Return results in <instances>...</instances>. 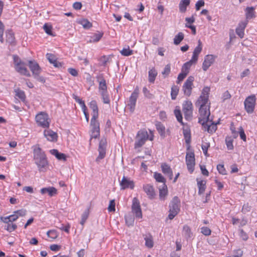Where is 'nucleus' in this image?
Returning a JSON list of instances; mask_svg holds the SVG:
<instances>
[{
  "instance_id": "nucleus-44",
  "label": "nucleus",
  "mask_w": 257,
  "mask_h": 257,
  "mask_svg": "<svg viewBox=\"0 0 257 257\" xmlns=\"http://www.w3.org/2000/svg\"><path fill=\"white\" fill-rule=\"evenodd\" d=\"M174 114L176 116V117L177 120L181 123V124L183 125L184 123L183 122V117L182 115V113L180 110L175 109L174 110Z\"/></svg>"
},
{
  "instance_id": "nucleus-6",
  "label": "nucleus",
  "mask_w": 257,
  "mask_h": 257,
  "mask_svg": "<svg viewBox=\"0 0 257 257\" xmlns=\"http://www.w3.org/2000/svg\"><path fill=\"white\" fill-rule=\"evenodd\" d=\"M98 117H92L90 120L91 138H97L100 135L99 123L97 120Z\"/></svg>"
},
{
  "instance_id": "nucleus-26",
  "label": "nucleus",
  "mask_w": 257,
  "mask_h": 257,
  "mask_svg": "<svg viewBox=\"0 0 257 257\" xmlns=\"http://www.w3.org/2000/svg\"><path fill=\"white\" fill-rule=\"evenodd\" d=\"M40 192L42 194L48 193L50 196H54L57 194V189L53 187H49L48 188H43L41 189Z\"/></svg>"
},
{
  "instance_id": "nucleus-50",
  "label": "nucleus",
  "mask_w": 257,
  "mask_h": 257,
  "mask_svg": "<svg viewBox=\"0 0 257 257\" xmlns=\"http://www.w3.org/2000/svg\"><path fill=\"white\" fill-rule=\"evenodd\" d=\"M7 41L10 43H12L14 41L15 37L12 32H9L6 33Z\"/></svg>"
},
{
  "instance_id": "nucleus-22",
  "label": "nucleus",
  "mask_w": 257,
  "mask_h": 257,
  "mask_svg": "<svg viewBox=\"0 0 257 257\" xmlns=\"http://www.w3.org/2000/svg\"><path fill=\"white\" fill-rule=\"evenodd\" d=\"M161 168L162 172L166 176H167L170 180H172L173 178V171L172 169L166 163H163L161 165Z\"/></svg>"
},
{
  "instance_id": "nucleus-40",
  "label": "nucleus",
  "mask_w": 257,
  "mask_h": 257,
  "mask_svg": "<svg viewBox=\"0 0 257 257\" xmlns=\"http://www.w3.org/2000/svg\"><path fill=\"white\" fill-rule=\"evenodd\" d=\"M184 35L182 32H179L174 38V44L175 45H178L184 39Z\"/></svg>"
},
{
  "instance_id": "nucleus-25",
  "label": "nucleus",
  "mask_w": 257,
  "mask_h": 257,
  "mask_svg": "<svg viewBox=\"0 0 257 257\" xmlns=\"http://www.w3.org/2000/svg\"><path fill=\"white\" fill-rule=\"evenodd\" d=\"M46 57L49 62L52 64L55 67L59 68L62 66V64L57 61L56 57L54 55L47 53L46 54Z\"/></svg>"
},
{
  "instance_id": "nucleus-58",
  "label": "nucleus",
  "mask_w": 257,
  "mask_h": 257,
  "mask_svg": "<svg viewBox=\"0 0 257 257\" xmlns=\"http://www.w3.org/2000/svg\"><path fill=\"white\" fill-rule=\"evenodd\" d=\"M217 169L220 174H225V168L223 164H220L217 166Z\"/></svg>"
},
{
  "instance_id": "nucleus-9",
  "label": "nucleus",
  "mask_w": 257,
  "mask_h": 257,
  "mask_svg": "<svg viewBox=\"0 0 257 257\" xmlns=\"http://www.w3.org/2000/svg\"><path fill=\"white\" fill-rule=\"evenodd\" d=\"M255 103V95L248 96L244 102L245 109L248 113L253 112Z\"/></svg>"
},
{
  "instance_id": "nucleus-11",
  "label": "nucleus",
  "mask_w": 257,
  "mask_h": 257,
  "mask_svg": "<svg viewBox=\"0 0 257 257\" xmlns=\"http://www.w3.org/2000/svg\"><path fill=\"white\" fill-rule=\"evenodd\" d=\"M194 80V77L191 76L188 77L182 87L184 94L188 96H189L191 94Z\"/></svg>"
},
{
  "instance_id": "nucleus-33",
  "label": "nucleus",
  "mask_w": 257,
  "mask_h": 257,
  "mask_svg": "<svg viewBox=\"0 0 257 257\" xmlns=\"http://www.w3.org/2000/svg\"><path fill=\"white\" fill-rule=\"evenodd\" d=\"M103 35V33L102 32H97V33L93 34L90 36L89 42L95 43L98 42L102 37Z\"/></svg>"
},
{
  "instance_id": "nucleus-12",
  "label": "nucleus",
  "mask_w": 257,
  "mask_h": 257,
  "mask_svg": "<svg viewBox=\"0 0 257 257\" xmlns=\"http://www.w3.org/2000/svg\"><path fill=\"white\" fill-rule=\"evenodd\" d=\"M132 211V212L135 215L136 218H142V212L140 205V202L139 200L136 197L134 198L133 200Z\"/></svg>"
},
{
  "instance_id": "nucleus-32",
  "label": "nucleus",
  "mask_w": 257,
  "mask_h": 257,
  "mask_svg": "<svg viewBox=\"0 0 257 257\" xmlns=\"http://www.w3.org/2000/svg\"><path fill=\"white\" fill-rule=\"evenodd\" d=\"M18 219V216L14 213L13 214L6 217H1V220L4 223L13 222Z\"/></svg>"
},
{
  "instance_id": "nucleus-54",
  "label": "nucleus",
  "mask_w": 257,
  "mask_h": 257,
  "mask_svg": "<svg viewBox=\"0 0 257 257\" xmlns=\"http://www.w3.org/2000/svg\"><path fill=\"white\" fill-rule=\"evenodd\" d=\"M125 222L128 226H132L134 223V218L131 216H125Z\"/></svg>"
},
{
  "instance_id": "nucleus-63",
  "label": "nucleus",
  "mask_w": 257,
  "mask_h": 257,
  "mask_svg": "<svg viewBox=\"0 0 257 257\" xmlns=\"http://www.w3.org/2000/svg\"><path fill=\"white\" fill-rule=\"evenodd\" d=\"M109 59V57L103 56L101 57L100 61L102 63V65L103 66H105L107 64V63L108 62Z\"/></svg>"
},
{
  "instance_id": "nucleus-27",
  "label": "nucleus",
  "mask_w": 257,
  "mask_h": 257,
  "mask_svg": "<svg viewBox=\"0 0 257 257\" xmlns=\"http://www.w3.org/2000/svg\"><path fill=\"white\" fill-rule=\"evenodd\" d=\"M89 107L92 110V117H98V109L96 102L95 100L91 101L89 103Z\"/></svg>"
},
{
  "instance_id": "nucleus-4",
  "label": "nucleus",
  "mask_w": 257,
  "mask_h": 257,
  "mask_svg": "<svg viewBox=\"0 0 257 257\" xmlns=\"http://www.w3.org/2000/svg\"><path fill=\"white\" fill-rule=\"evenodd\" d=\"M35 120L39 126L43 128L49 127L51 120L48 114L45 112H40L35 117Z\"/></svg>"
},
{
  "instance_id": "nucleus-39",
  "label": "nucleus",
  "mask_w": 257,
  "mask_h": 257,
  "mask_svg": "<svg viewBox=\"0 0 257 257\" xmlns=\"http://www.w3.org/2000/svg\"><path fill=\"white\" fill-rule=\"evenodd\" d=\"M6 224L4 226L5 229L7 230L9 232H11L15 230H16L17 228V226L16 224L13 223V222H8V223H5Z\"/></svg>"
},
{
  "instance_id": "nucleus-21",
  "label": "nucleus",
  "mask_w": 257,
  "mask_h": 257,
  "mask_svg": "<svg viewBox=\"0 0 257 257\" xmlns=\"http://www.w3.org/2000/svg\"><path fill=\"white\" fill-rule=\"evenodd\" d=\"M97 81L99 83V89L101 92L107 91V86L105 80L102 74H100L96 77Z\"/></svg>"
},
{
  "instance_id": "nucleus-51",
  "label": "nucleus",
  "mask_w": 257,
  "mask_h": 257,
  "mask_svg": "<svg viewBox=\"0 0 257 257\" xmlns=\"http://www.w3.org/2000/svg\"><path fill=\"white\" fill-rule=\"evenodd\" d=\"M145 245L149 247V248H151L153 246V240H152V237L151 236H150V237H145Z\"/></svg>"
},
{
  "instance_id": "nucleus-64",
  "label": "nucleus",
  "mask_w": 257,
  "mask_h": 257,
  "mask_svg": "<svg viewBox=\"0 0 257 257\" xmlns=\"http://www.w3.org/2000/svg\"><path fill=\"white\" fill-rule=\"evenodd\" d=\"M243 254V251L241 249L236 250L235 253L229 257H241Z\"/></svg>"
},
{
  "instance_id": "nucleus-7",
  "label": "nucleus",
  "mask_w": 257,
  "mask_h": 257,
  "mask_svg": "<svg viewBox=\"0 0 257 257\" xmlns=\"http://www.w3.org/2000/svg\"><path fill=\"white\" fill-rule=\"evenodd\" d=\"M182 111L185 118L191 120L193 117V104L191 101H185L183 104Z\"/></svg>"
},
{
  "instance_id": "nucleus-52",
  "label": "nucleus",
  "mask_w": 257,
  "mask_h": 257,
  "mask_svg": "<svg viewBox=\"0 0 257 257\" xmlns=\"http://www.w3.org/2000/svg\"><path fill=\"white\" fill-rule=\"evenodd\" d=\"M26 213L27 211L26 209H24L18 210L14 212V213L18 216V218L19 217L24 216L26 214Z\"/></svg>"
},
{
  "instance_id": "nucleus-37",
  "label": "nucleus",
  "mask_w": 257,
  "mask_h": 257,
  "mask_svg": "<svg viewBox=\"0 0 257 257\" xmlns=\"http://www.w3.org/2000/svg\"><path fill=\"white\" fill-rule=\"evenodd\" d=\"M156 128L160 136L163 138L165 137V127L161 123L158 122L156 124Z\"/></svg>"
},
{
  "instance_id": "nucleus-17",
  "label": "nucleus",
  "mask_w": 257,
  "mask_h": 257,
  "mask_svg": "<svg viewBox=\"0 0 257 257\" xmlns=\"http://www.w3.org/2000/svg\"><path fill=\"white\" fill-rule=\"evenodd\" d=\"M215 57L213 55L205 56L202 64V69L206 71L209 67L214 63Z\"/></svg>"
},
{
  "instance_id": "nucleus-18",
  "label": "nucleus",
  "mask_w": 257,
  "mask_h": 257,
  "mask_svg": "<svg viewBox=\"0 0 257 257\" xmlns=\"http://www.w3.org/2000/svg\"><path fill=\"white\" fill-rule=\"evenodd\" d=\"M247 23V20L242 21L239 23L238 26L236 29V33L240 38H242L244 36V30Z\"/></svg>"
},
{
  "instance_id": "nucleus-19",
  "label": "nucleus",
  "mask_w": 257,
  "mask_h": 257,
  "mask_svg": "<svg viewBox=\"0 0 257 257\" xmlns=\"http://www.w3.org/2000/svg\"><path fill=\"white\" fill-rule=\"evenodd\" d=\"M44 135L49 141L56 142L57 141L58 136L57 133L51 130H45L44 132Z\"/></svg>"
},
{
  "instance_id": "nucleus-60",
  "label": "nucleus",
  "mask_w": 257,
  "mask_h": 257,
  "mask_svg": "<svg viewBox=\"0 0 257 257\" xmlns=\"http://www.w3.org/2000/svg\"><path fill=\"white\" fill-rule=\"evenodd\" d=\"M187 74H188L182 71L178 76L177 83H179L180 81H182L186 77Z\"/></svg>"
},
{
  "instance_id": "nucleus-35",
  "label": "nucleus",
  "mask_w": 257,
  "mask_h": 257,
  "mask_svg": "<svg viewBox=\"0 0 257 257\" xmlns=\"http://www.w3.org/2000/svg\"><path fill=\"white\" fill-rule=\"evenodd\" d=\"M158 73L154 68H152L149 71V81L153 83L155 82Z\"/></svg>"
},
{
  "instance_id": "nucleus-62",
  "label": "nucleus",
  "mask_w": 257,
  "mask_h": 257,
  "mask_svg": "<svg viewBox=\"0 0 257 257\" xmlns=\"http://www.w3.org/2000/svg\"><path fill=\"white\" fill-rule=\"evenodd\" d=\"M233 140H226V145L227 146V148L228 150H232L233 149Z\"/></svg>"
},
{
  "instance_id": "nucleus-55",
  "label": "nucleus",
  "mask_w": 257,
  "mask_h": 257,
  "mask_svg": "<svg viewBox=\"0 0 257 257\" xmlns=\"http://www.w3.org/2000/svg\"><path fill=\"white\" fill-rule=\"evenodd\" d=\"M74 98L75 99L76 101L79 103V104L81 105L82 110H85V109H86L87 107L85 104L84 101L82 100L77 96H75Z\"/></svg>"
},
{
  "instance_id": "nucleus-29",
  "label": "nucleus",
  "mask_w": 257,
  "mask_h": 257,
  "mask_svg": "<svg viewBox=\"0 0 257 257\" xmlns=\"http://www.w3.org/2000/svg\"><path fill=\"white\" fill-rule=\"evenodd\" d=\"M77 23L82 25L84 29H89L92 27V24L87 19H80L77 20Z\"/></svg>"
},
{
  "instance_id": "nucleus-16",
  "label": "nucleus",
  "mask_w": 257,
  "mask_h": 257,
  "mask_svg": "<svg viewBox=\"0 0 257 257\" xmlns=\"http://www.w3.org/2000/svg\"><path fill=\"white\" fill-rule=\"evenodd\" d=\"M29 67L33 73V76H38L41 72L42 69L38 63L35 61H29Z\"/></svg>"
},
{
  "instance_id": "nucleus-45",
  "label": "nucleus",
  "mask_w": 257,
  "mask_h": 257,
  "mask_svg": "<svg viewBox=\"0 0 257 257\" xmlns=\"http://www.w3.org/2000/svg\"><path fill=\"white\" fill-rule=\"evenodd\" d=\"M179 91V89L177 86H174L171 88V98L173 100H174L176 99V96L178 94Z\"/></svg>"
},
{
  "instance_id": "nucleus-31",
  "label": "nucleus",
  "mask_w": 257,
  "mask_h": 257,
  "mask_svg": "<svg viewBox=\"0 0 257 257\" xmlns=\"http://www.w3.org/2000/svg\"><path fill=\"white\" fill-rule=\"evenodd\" d=\"M190 0H181L179 4V11L181 13H185L187 7L190 5Z\"/></svg>"
},
{
  "instance_id": "nucleus-38",
  "label": "nucleus",
  "mask_w": 257,
  "mask_h": 257,
  "mask_svg": "<svg viewBox=\"0 0 257 257\" xmlns=\"http://www.w3.org/2000/svg\"><path fill=\"white\" fill-rule=\"evenodd\" d=\"M183 133L186 143L189 144L191 142V138L190 131L187 128H184L183 130Z\"/></svg>"
},
{
  "instance_id": "nucleus-15",
  "label": "nucleus",
  "mask_w": 257,
  "mask_h": 257,
  "mask_svg": "<svg viewBox=\"0 0 257 257\" xmlns=\"http://www.w3.org/2000/svg\"><path fill=\"white\" fill-rule=\"evenodd\" d=\"M106 140L105 139H102L100 142L98 147L99 155L96 159V161L103 159L105 156Z\"/></svg>"
},
{
  "instance_id": "nucleus-53",
  "label": "nucleus",
  "mask_w": 257,
  "mask_h": 257,
  "mask_svg": "<svg viewBox=\"0 0 257 257\" xmlns=\"http://www.w3.org/2000/svg\"><path fill=\"white\" fill-rule=\"evenodd\" d=\"M171 71V67L170 64H167L165 66L164 70L162 71V74L165 78L168 76Z\"/></svg>"
},
{
  "instance_id": "nucleus-14",
  "label": "nucleus",
  "mask_w": 257,
  "mask_h": 257,
  "mask_svg": "<svg viewBox=\"0 0 257 257\" xmlns=\"http://www.w3.org/2000/svg\"><path fill=\"white\" fill-rule=\"evenodd\" d=\"M119 184L121 189L122 190H124L127 188L133 189L135 187L134 182L131 180L130 178H127L124 176L122 177L121 180L120 181Z\"/></svg>"
},
{
  "instance_id": "nucleus-41",
  "label": "nucleus",
  "mask_w": 257,
  "mask_h": 257,
  "mask_svg": "<svg viewBox=\"0 0 257 257\" xmlns=\"http://www.w3.org/2000/svg\"><path fill=\"white\" fill-rule=\"evenodd\" d=\"M183 234L187 239L191 237L192 233L191 231L190 228L188 226L185 225L183 227Z\"/></svg>"
},
{
  "instance_id": "nucleus-42",
  "label": "nucleus",
  "mask_w": 257,
  "mask_h": 257,
  "mask_svg": "<svg viewBox=\"0 0 257 257\" xmlns=\"http://www.w3.org/2000/svg\"><path fill=\"white\" fill-rule=\"evenodd\" d=\"M15 91L16 92V96L20 99L21 101L24 102L26 99V95L24 91L19 89H16Z\"/></svg>"
},
{
  "instance_id": "nucleus-47",
  "label": "nucleus",
  "mask_w": 257,
  "mask_h": 257,
  "mask_svg": "<svg viewBox=\"0 0 257 257\" xmlns=\"http://www.w3.org/2000/svg\"><path fill=\"white\" fill-rule=\"evenodd\" d=\"M100 94L103 99V103L105 104H109L110 103V100L107 92H101Z\"/></svg>"
},
{
  "instance_id": "nucleus-24",
  "label": "nucleus",
  "mask_w": 257,
  "mask_h": 257,
  "mask_svg": "<svg viewBox=\"0 0 257 257\" xmlns=\"http://www.w3.org/2000/svg\"><path fill=\"white\" fill-rule=\"evenodd\" d=\"M143 190L150 199H153L155 196V192L153 187L149 184L144 185Z\"/></svg>"
},
{
  "instance_id": "nucleus-56",
  "label": "nucleus",
  "mask_w": 257,
  "mask_h": 257,
  "mask_svg": "<svg viewBox=\"0 0 257 257\" xmlns=\"http://www.w3.org/2000/svg\"><path fill=\"white\" fill-rule=\"evenodd\" d=\"M115 202L114 200H111L109 202V206L108 207V211L109 212H114L115 210Z\"/></svg>"
},
{
  "instance_id": "nucleus-34",
  "label": "nucleus",
  "mask_w": 257,
  "mask_h": 257,
  "mask_svg": "<svg viewBox=\"0 0 257 257\" xmlns=\"http://www.w3.org/2000/svg\"><path fill=\"white\" fill-rule=\"evenodd\" d=\"M196 62H196L195 61L192 60V59H191L190 60H189V61H188V62H186L185 64H184V65H183V66L182 67L181 71L182 72H184L187 73V74H188L189 72V70L190 69V67L192 66V65L193 64V63H195Z\"/></svg>"
},
{
  "instance_id": "nucleus-8",
  "label": "nucleus",
  "mask_w": 257,
  "mask_h": 257,
  "mask_svg": "<svg viewBox=\"0 0 257 257\" xmlns=\"http://www.w3.org/2000/svg\"><path fill=\"white\" fill-rule=\"evenodd\" d=\"M139 89L138 87H137L130 97L129 100L127 105V107L129 108L130 111L131 112H134L135 109L136 102L139 97Z\"/></svg>"
},
{
  "instance_id": "nucleus-46",
  "label": "nucleus",
  "mask_w": 257,
  "mask_h": 257,
  "mask_svg": "<svg viewBox=\"0 0 257 257\" xmlns=\"http://www.w3.org/2000/svg\"><path fill=\"white\" fill-rule=\"evenodd\" d=\"M133 50H131L128 47L127 48H123L120 51L121 54L124 56H128L133 54Z\"/></svg>"
},
{
  "instance_id": "nucleus-30",
  "label": "nucleus",
  "mask_w": 257,
  "mask_h": 257,
  "mask_svg": "<svg viewBox=\"0 0 257 257\" xmlns=\"http://www.w3.org/2000/svg\"><path fill=\"white\" fill-rule=\"evenodd\" d=\"M197 186L199 189L198 194H203L206 189V181L205 180H199L198 179H197Z\"/></svg>"
},
{
  "instance_id": "nucleus-13",
  "label": "nucleus",
  "mask_w": 257,
  "mask_h": 257,
  "mask_svg": "<svg viewBox=\"0 0 257 257\" xmlns=\"http://www.w3.org/2000/svg\"><path fill=\"white\" fill-rule=\"evenodd\" d=\"M203 130L205 131H207L209 133H212L214 132L216 128V123L213 122L212 119H210L206 121H203L201 123Z\"/></svg>"
},
{
  "instance_id": "nucleus-36",
  "label": "nucleus",
  "mask_w": 257,
  "mask_h": 257,
  "mask_svg": "<svg viewBox=\"0 0 257 257\" xmlns=\"http://www.w3.org/2000/svg\"><path fill=\"white\" fill-rule=\"evenodd\" d=\"M168 193L167 187L165 184H163L162 189H159V197L161 200H164Z\"/></svg>"
},
{
  "instance_id": "nucleus-5",
  "label": "nucleus",
  "mask_w": 257,
  "mask_h": 257,
  "mask_svg": "<svg viewBox=\"0 0 257 257\" xmlns=\"http://www.w3.org/2000/svg\"><path fill=\"white\" fill-rule=\"evenodd\" d=\"M179 204V198L176 196L174 197L170 205L169 214L168 215V218L170 219H173L178 213L180 210Z\"/></svg>"
},
{
  "instance_id": "nucleus-59",
  "label": "nucleus",
  "mask_w": 257,
  "mask_h": 257,
  "mask_svg": "<svg viewBox=\"0 0 257 257\" xmlns=\"http://www.w3.org/2000/svg\"><path fill=\"white\" fill-rule=\"evenodd\" d=\"M205 3L204 0H199L195 4V8L197 11L200 10V8L204 6Z\"/></svg>"
},
{
  "instance_id": "nucleus-10",
  "label": "nucleus",
  "mask_w": 257,
  "mask_h": 257,
  "mask_svg": "<svg viewBox=\"0 0 257 257\" xmlns=\"http://www.w3.org/2000/svg\"><path fill=\"white\" fill-rule=\"evenodd\" d=\"M186 162L188 171L192 173L194 170L195 155L193 152L187 153L186 156Z\"/></svg>"
},
{
  "instance_id": "nucleus-48",
  "label": "nucleus",
  "mask_w": 257,
  "mask_h": 257,
  "mask_svg": "<svg viewBox=\"0 0 257 257\" xmlns=\"http://www.w3.org/2000/svg\"><path fill=\"white\" fill-rule=\"evenodd\" d=\"M43 29L45 32L49 35L53 36V34L52 32V27L51 25H49L48 24H45L43 26Z\"/></svg>"
},
{
  "instance_id": "nucleus-1",
  "label": "nucleus",
  "mask_w": 257,
  "mask_h": 257,
  "mask_svg": "<svg viewBox=\"0 0 257 257\" xmlns=\"http://www.w3.org/2000/svg\"><path fill=\"white\" fill-rule=\"evenodd\" d=\"M210 87H204L202 90L201 94L198 98L195 105L199 107V117L198 122L200 124L203 121L210 119V102H209V94Z\"/></svg>"
},
{
  "instance_id": "nucleus-2",
  "label": "nucleus",
  "mask_w": 257,
  "mask_h": 257,
  "mask_svg": "<svg viewBox=\"0 0 257 257\" xmlns=\"http://www.w3.org/2000/svg\"><path fill=\"white\" fill-rule=\"evenodd\" d=\"M34 159L40 172H45L48 166V163L45 153L39 147L34 149Z\"/></svg>"
},
{
  "instance_id": "nucleus-57",
  "label": "nucleus",
  "mask_w": 257,
  "mask_h": 257,
  "mask_svg": "<svg viewBox=\"0 0 257 257\" xmlns=\"http://www.w3.org/2000/svg\"><path fill=\"white\" fill-rule=\"evenodd\" d=\"M143 92L147 98L151 99L153 97V95L150 93V91L146 87L143 88Z\"/></svg>"
},
{
  "instance_id": "nucleus-61",
  "label": "nucleus",
  "mask_w": 257,
  "mask_h": 257,
  "mask_svg": "<svg viewBox=\"0 0 257 257\" xmlns=\"http://www.w3.org/2000/svg\"><path fill=\"white\" fill-rule=\"evenodd\" d=\"M201 232L205 235H209L211 233V230L207 227H203L201 228Z\"/></svg>"
},
{
  "instance_id": "nucleus-49",
  "label": "nucleus",
  "mask_w": 257,
  "mask_h": 257,
  "mask_svg": "<svg viewBox=\"0 0 257 257\" xmlns=\"http://www.w3.org/2000/svg\"><path fill=\"white\" fill-rule=\"evenodd\" d=\"M47 234L48 237L52 239H56L58 236V233L55 230H51L48 231L47 232Z\"/></svg>"
},
{
  "instance_id": "nucleus-43",
  "label": "nucleus",
  "mask_w": 257,
  "mask_h": 257,
  "mask_svg": "<svg viewBox=\"0 0 257 257\" xmlns=\"http://www.w3.org/2000/svg\"><path fill=\"white\" fill-rule=\"evenodd\" d=\"M154 176L155 179L157 182L165 184L166 179L161 174L158 173H155Z\"/></svg>"
},
{
  "instance_id": "nucleus-20",
  "label": "nucleus",
  "mask_w": 257,
  "mask_h": 257,
  "mask_svg": "<svg viewBox=\"0 0 257 257\" xmlns=\"http://www.w3.org/2000/svg\"><path fill=\"white\" fill-rule=\"evenodd\" d=\"M15 68L16 70L21 75L28 77H30L31 76L30 73L26 67L25 63L22 62V63H20L19 65L17 66Z\"/></svg>"
},
{
  "instance_id": "nucleus-28",
  "label": "nucleus",
  "mask_w": 257,
  "mask_h": 257,
  "mask_svg": "<svg viewBox=\"0 0 257 257\" xmlns=\"http://www.w3.org/2000/svg\"><path fill=\"white\" fill-rule=\"evenodd\" d=\"M245 17H246L245 20L248 21V19H251L253 18H255V15L254 7H247L245 9Z\"/></svg>"
},
{
  "instance_id": "nucleus-3",
  "label": "nucleus",
  "mask_w": 257,
  "mask_h": 257,
  "mask_svg": "<svg viewBox=\"0 0 257 257\" xmlns=\"http://www.w3.org/2000/svg\"><path fill=\"white\" fill-rule=\"evenodd\" d=\"M154 136L151 131L149 135L146 130H141L137 135L135 143V148H139L142 147L148 140L152 141Z\"/></svg>"
},
{
  "instance_id": "nucleus-23",
  "label": "nucleus",
  "mask_w": 257,
  "mask_h": 257,
  "mask_svg": "<svg viewBox=\"0 0 257 257\" xmlns=\"http://www.w3.org/2000/svg\"><path fill=\"white\" fill-rule=\"evenodd\" d=\"M202 50V42L199 40L198 41V45L195 47V48L194 50V51L193 52V55L192 57V60L195 61L196 62L197 61L198 56L199 54L201 53V51Z\"/></svg>"
}]
</instances>
